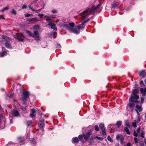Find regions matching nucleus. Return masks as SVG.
<instances>
[{
    "instance_id": "nucleus-49",
    "label": "nucleus",
    "mask_w": 146,
    "mask_h": 146,
    "mask_svg": "<svg viewBox=\"0 0 146 146\" xmlns=\"http://www.w3.org/2000/svg\"><path fill=\"white\" fill-rule=\"evenodd\" d=\"M52 12L54 13H57V11L56 10H53L52 11Z\"/></svg>"
},
{
    "instance_id": "nucleus-24",
    "label": "nucleus",
    "mask_w": 146,
    "mask_h": 146,
    "mask_svg": "<svg viewBox=\"0 0 146 146\" xmlns=\"http://www.w3.org/2000/svg\"><path fill=\"white\" fill-rule=\"evenodd\" d=\"M101 133L103 135H106V129L105 128H103L101 131Z\"/></svg>"
},
{
    "instance_id": "nucleus-63",
    "label": "nucleus",
    "mask_w": 146,
    "mask_h": 146,
    "mask_svg": "<svg viewBox=\"0 0 146 146\" xmlns=\"http://www.w3.org/2000/svg\"><path fill=\"white\" fill-rule=\"evenodd\" d=\"M140 145L141 146H144V145L143 143L140 144Z\"/></svg>"
},
{
    "instance_id": "nucleus-12",
    "label": "nucleus",
    "mask_w": 146,
    "mask_h": 146,
    "mask_svg": "<svg viewBox=\"0 0 146 146\" xmlns=\"http://www.w3.org/2000/svg\"><path fill=\"white\" fill-rule=\"evenodd\" d=\"M140 92L143 94V95H145L146 94V88H141L140 90Z\"/></svg>"
},
{
    "instance_id": "nucleus-21",
    "label": "nucleus",
    "mask_w": 146,
    "mask_h": 146,
    "mask_svg": "<svg viewBox=\"0 0 146 146\" xmlns=\"http://www.w3.org/2000/svg\"><path fill=\"white\" fill-rule=\"evenodd\" d=\"M136 107L137 109L139 110V112H141L142 110V109L141 108V106H139L137 105H136Z\"/></svg>"
},
{
    "instance_id": "nucleus-58",
    "label": "nucleus",
    "mask_w": 146,
    "mask_h": 146,
    "mask_svg": "<svg viewBox=\"0 0 146 146\" xmlns=\"http://www.w3.org/2000/svg\"><path fill=\"white\" fill-rule=\"evenodd\" d=\"M2 50L3 51V52H5V51L6 50V49L5 48L3 47L2 48Z\"/></svg>"
},
{
    "instance_id": "nucleus-19",
    "label": "nucleus",
    "mask_w": 146,
    "mask_h": 146,
    "mask_svg": "<svg viewBox=\"0 0 146 146\" xmlns=\"http://www.w3.org/2000/svg\"><path fill=\"white\" fill-rule=\"evenodd\" d=\"M117 6V4L116 2H113L111 5V7L113 8L116 7Z\"/></svg>"
},
{
    "instance_id": "nucleus-46",
    "label": "nucleus",
    "mask_w": 146,
    "mask_h": 146,
    "mask_svg": "<svg viewBox=\"0 0 146 146\" xmlns=\"http://www.w3.org/2000/svg\"><path fill=\"white\" fill-rule=\"evenodd\" d=\"M140 121V120L139 117H138V118L135 121L137 123L139 122Z\"/></svg>"
},
{
    "instance_id": "nucleus-7",
    "label": "nucleus",
    "mask_w": 146,
    "mask_h": 146,
    "mask_svg": "<svg viewBox=\"0 0 146 146\" xmlns=\"http://www.w3.org/2000/svg\"><path fill=\"white\" fill-rule=\"evenodd\" d=\"M92 133V132L91 130L88 131L86 134L83 135V137L84 139L86 140H87L89 139L90 138V137Z\"/></svg>"
},
{
    "instance_id": "nucleus-64",
    "label": "nucleus",
    "mask_w": 146,
    "mask_h": 146,
    "mask_svg": "<svg viewBox=\"0 0 146 146\" xmlns=\"http://www.w3.org/2000/svg\"><path fill=\"white\" fill-rule=\"evenodd\" d=\"M144 143H145V145H146V139H145Z\"/></svg>"
},
{
    "instance_id": "nucleus-33",
    "label": "nucleus",
    "mask_w": 146,
    "mask_h": 146,
    "mask_svg": "<svg viewBox=\"0 0 146 146\" xmlns=\"http://www.w3.org/2000/svg\"><path fill=\"white\" fill-rule=\"evenodd\" d=\"M137 123L136 122H135V121H134V122H133L132 123L133 126L135 128L137 126Z\"/></svg>"
},
{
    "instance_id": "nucleus-43",
    "label": "nucleus",
    "mask_w": 146,
    "mask_h": 146,
    "mask_svg": "<svg viewBox=\"0 0 146 146\" xmlns=\"http://www.w3.org/2000/svg\"><path fill=\"white\" fill-rule=\"evenodd\" d=\"M30 116L31 117H35L36 116V115L35 113H32L30 114Z\"/></svg>"
},
{
    "instance_id": "nucleus-45",
    "label": "nucleus",
    "mask_w": 146,
    "mask_h": 146,
    "mask_svg": "<svg viewBox=\"0 0 146 146\" xmlns=\"http://www.w3.org/2000/svg\"><path fill=\"white\" fill-rule=\"evenodd\" d=\"M134 139L135 143H138V139L137 138V137H134Z\"/></svg>"
},
{
    "instance_id": "nucleus-36",
    "label": "nucleus",
    "mask_w": 146,
    "mask_h": 146,
    "mask_svg": "<svg viewBox=\"0 0 146 146\" xmlns=\"http://www.w3.org/2000/svg\"><path fill=\"white\" fill-rule=\"evenodd\" d=\"M8 9L9 7H5L3 8L1 11L2 12H3L5 11L6 10H8Z\"/></svg>"
},
{
    "instance_id": "nucleus-20",
    "label": "nucleus",
    "mask_w": 146,
    "mask_h": 146,
    "mask_svg": "<svg viewBox=\"0 0 146 146\" xmlns=\"http://www.w3.org/2000/svg\"><path fill=\"white\" fill-rule=\"evenodd\" d=\"M123 137V136L122 135H121L120 134H118L117 135L116 137V139L117 140H118L119 139H120L121 137Z\"/></svg>"
},
{
    "instance_id": "nucleus-6",
    "label": "nucleus",
    "mask_w": 146,
    "mask_h": 146,
    "mask_svg": "<svg viewBox=\"0 0 146 146\" xmlns=\"http://www.w3.org/2000/svg\"><path fill=\"white\" fill-rule=\"evenodd\" d=\"M16 38L19 41L23 42V40L22 38H25V36L22 33H18L16 35Z\"/></svg>"
},
{
    "instance_id": "nucleus-2",
    "label": "nucleus",
    "mask_w": 146,
    "mask_h": 146,
    "mask_svg": "<svg viewBox=\"0 0 146 146\" xmlns=\"http://www.w3.org/2000/svg\"><path fill=\"white\" fill-rule=\"evenodd\" d=\"M139 98L138 95L132 96L129 99L130 102L127 104V106L131 109V111H132L134 109L135 107V103L138 104L139 102L137 100Z\"/></svg>"
},
{
    "instance_id": "nucleus-29",
    "label": "nucleus",
    "mask_w": 146,
    "mask_h": 146,
    "mask_svg": "<svg viewBox=\"0 0 146 146\" xmlns=\"http://www.w3.org/2000/svg\"><path fill=\"white\" fill-rule=\"evenodd\" d=\"M40 27L39 25H34L33 27V28L35 30L38 29Z\"/></svg>"
},
{
    "instance_id": "nucleus-44",
    "label": "nucleus",
    "mask_w": 146,
    "mask_h": 146,
    "mask_svg": "<svg viewBox=\"0 0 146 146\" xmlns=\"http://www.w3.org/2000/svg\"><path fill=\"white\" fill-rule=\"evenodd\" d=\"M38 15L40 18H41L43 17L44 15L42 14H38Z\"/></svg>"
},
{
    "instance_id": "nucleus-28",
    "label": "nucleus",
    "mask_w": 146,
    "mask_h": 146,
    "mask_svg": "<svg viewBox=\"0 0 146 146\" xmlns=\"http://www.w3.org/2000/svg\"><path fill=\"white\" fill-rule=\"evenodd\" d=\"M125 125L128 127H130V124L128 121H126L125 122Z\"/></svg>"
},
{
    "instance_id": "nucleus-27",
    "label": "nucleus",
    "mask_w": 146,
    "mask_h": 146,
    "mask_svg": "<svg viewBox=\"0 0 146 146\" xmlns=\"http://www.w3.org/2000/svg\"><path fill=\"white\" fill-rule=\"evenodd\" d=\"M89 142L90 143V144H89V145H90L92 144L93 143H94V140L93 138H91L89 139Z\"/></svg>"
},
{
    "instance_id": "nucleus-53",
    "label": "nucleus",
    "mask_w": 146,
    "mask_h": 146,
    "mask_svg": "<svg viewBox=\"0 0 146 146\" xmlns=\"http://www.w3.org/2000/svg\"><path fill=\"white\" fill-rule=\"evenodd\" d=\"M40 123H41V122H44V119L42 118H40Z\"/></svg>"
},
{
    "instance_id": "nucleus-10",
    "label": "nucleus",
    "mask_w": 146,
    "mask_h": 146,
    "mask_svg": "<svg viewBox=\"0 0 146 146\" xmlns=\"http://www.w3.org/2000/svg\"><path fill=\"white\" fill-rule=\"evenodd\" d=\"M72 141L73 143H77L79 141L77 137H74L72 139Z\"/></svg>"
},
{
    "instance_id": "nucleus-9",
    "label": "nucleus",
    "mask_w": 146,
    "mask_h": 146,
    "mask_svg": "<svg viewBox=\"0 0 146 146\" xmlns=\"http://www.w3.org/2000/svg\"><path fill=\"white\" fill-rule=\"evenodd\" d=\"M48 25L50 26L51 28L54 30H57V29L56 26V24L54 23H49Z\"/></svg>"
},
{
    "instance_id": "nucleus-13",
    "label": "nucleus",
    "mask_w": 146,
    "mask_h": 146,
    "mask_svg": "<svg viewBox=\"0 0 146 146\" xmlns=\"http://www.w3.org/2000/svg\"><path fill=\"white\" fill-rule=\"evenodd\" d=\"M2 37L4 39H5L7 41H10V38L9 37H8L5 35L2 36Z\"/></svg>"
},
{
    "instance_id": "nucleus-30",
    "label": "nucleus",
    "mask_w": 146,
    "mask_h": 146,
    "mask_svg": "<svg viewBox=\"0 0 146 146\" xmlns=\"http://www.w3.org/2000/svg\"><path fill=\"white\" fill-rule=\"evenodd\" d=\"M46 20L47 21L49 22V23H53L52 22V20L50 18H47L46 19Z\"/></svg>"
},
{
    "instance_id": "nucleus-26",
    "label": "nucleus",
    "mask_w": 146,
    "mask_h": 146,
    "mask_svg": "<svg viewBox=\"0 0 146 146\" xmlns=\"http://www.w3.org/2000/svg\"><path fill=\"white\" fill-rule=\"evenodd\" d=\"M18 141L19 143H20L24 141V140L21 137H19L18 139Z\"/></svg>"
},
{
    "instance_id": "nucleus-4",
    "label": "nucleus",
    "mask_w": 146,
    "mask_h": 146,
    "mask_svg": "<svg viewBox=\"0 0 146 146\" xmlns=\"http://www.w3.org/2000/svg\"><path fill=\"white\" fill-rule=\"evenodd\" d=\"M25 31L26 32L29 34V36L35 38V39L36 40L38 41L40 40V38L39 35L38 31H35L34 32V33L33 34L29 31L26 30Z\"/></svg>"
},
{
    "instance_id": "nucleus-47",
    "label": "nucleus",
    "mask_w": 146,
    "mask_h": 146,
    "mask_svg": "<svg viewBox=\"0 0 146 146\" xmlns=\"http://www.w3.org/2000/svg\"><path fill=\"white\" fill-rule=\"evenodd\" d=\"M31 15L33 16V15L32 14H25V16L26 17H29Z\"/></svg>"
},
{
    "instance_id": "nucleus-42",
    "label": "nucleus",
    "mask_w": 146,
    "mask_h": 146,
    "mask_svg": "<svg viewBox=\"0 0 146 146\" xmlns=\"http://www.w3.org/2000/svg\"><path fill=\"white\" fill-rule=\"evenodd\" d=\"M95 130L96 131H99V129L98 127V125H95Z\"/></svg>"
},
{
    "instance_id": "nucleus-14",
    "label": "nucleus",
    "mask_w": 146,
    "mask_h": 146,
    "mask_svg": "<svg viewBox=\"0 0 146 146\" xmlns=\"http://www.w3.org/2000/svg\"><path fill=\"white\" fill-rule=\"evenodd\" d=\"M124 130L125 132L128 135H130L131 133L129 129L126 127H125L124 128Z\"/></svg>"
},
{
    "instance_id": "nucleus-22",
    "label": "nucleus",
    "mask_w": 146,
    "mask_h": 146,
    "mask_svg": "<svg viewBox=\"0 0 146 146\" xmlns=\"http://www.w3.org/2000/svg\"><path fill=\"white\" fill-rule=\"evenodd\" d=\"M37 19L36 17L33 18H32L29 19H27V21L29 22H31L33 21H36Z\"/></svg>"
},
{
    "instance_id": "nucleus-3",
    "label": "nucleus",
    "mask_w": 146,
    "mask_h": 146,
    "mask_svg": "<svg viewBox=\"0 0 146 146\" xmlns=\"http://www.w3.org/2000/svg\"><path fill=\"white\" fill-rule=\"evenodd\" d=\"M74 23H70L69 25H66L65 26L70 32H72L76 34H78L80 33V31L77 28H74Z\"/></svg>"
},
{
    "instance_id": "nucleus-25",
    "label": "nucleus",
    "mask_w": 146,
    "mask_h": 146,
    "mask_svg": "<svg viewBox=\"0 0 146 146\" xmlns=\"http://www.w3.org/2000/svg\"><path fill=\"white\" fill-rule=\"evenodd\" d=\"M124 138L123 137H121L120 139V142L121 145H123L124 143Z\"/></svg>"
},
{
    "instance_id": "nucleus-62",
    "label": "nucleus",
    "mask_w": 146,
    "mask_h": 146,
    "mask_svg": "<svg viewBox=\"0 0 146 146\" xmlns=\"http://www.w3.org/2000/svg\"><path fill=\"white\" fill-rule=\"evenodd\" d=\"M21 109H22L23 110H24L25 109V108L23 107H21Z\"/></svg>"
},
{
    "instance_id": "nucleus-50",
    "label": "nucleus",
    "mask_w": 146,
    "mask_h": 146,
    "mask_svg": "<svg viewBox=\"0 0 146 146\" xmlns=\"http://www.w3.org/2000/svg\"><path fill=\"white\" fill-rule=\"evenodd\" d=\"M8 97H9V98H12L13 97V95L11 94H9L8 95Z\"/></svg>"
},
{
    "instance_id": "nucleus-17",
    "label": "nucleus",
    "mask_w": 146,
    "mask_h": 146,
    "mask_svg": "<svg viewBox=\"0 0 146 146\" xmlns=\"http://www.w3.org/2000/svg\"><path fill=\"white\" fill-rule=\"evenodd\" d=\"M39 128L41 129H42V127L44 125V123L42 122L41 123L39 122L38 123Z\"/></svg>"
},
{
    "instance_id": "nucleus-60",
    "label": "nucleus",
    "mask_w": 146,
    "mask_h": 146,
    "mask_svg": "<svg viewBox=\"0 0 146 146\" xmlns=\"http://www.w3.org/2000/svg\"><path fill=\"white\" fill-rule=\"evenodd\" d=\"M140 83L141 84H142L143 85H144V83H143V81L142 80H141L140 82Z\"/></svg>"
},
{
    "instance_id": "nucleus-56",
    "label": "nucleus",
    "mask_w": 146,
    "mask_h": 146,
    "mask_svg": "<svg viewBox=\"0 0 146 146\" xmlns=\"http://www.w3.org/2000/svg\"><path fill=\"white\" fill-rule=\"evenodd\" d=\"M144 101V99L143 98H141V104L143 103Z\"/></svg>"
},
{
    "instance_id": "nucleus-51",
    "label": "nucleus",
    "mask_w": 146,
    "mask_h": 146,
    "mask_svg": "<svg viewBox=\"0 0 146 146\" xmlns=\"http://www.w3.org/2000/svg\"><path fill=\"white\" fill-rule=\"evenodd\" d=\"M27 5H24L23 6L22 9H26L27 8Z\"/></svg>"
},
{
    "instance_id": "nucleus-55",
    "label": "nucleus",
    "mask_w": 146,
    "mask_h": 146,
    "mask_svg": "<svg viewBox=\"0 0 146 146\" xmlns=\"http://www.w3.org/2000/svg\"><path fill=\"white\" fill-rule=\"evenodd\" d=\"M31 111L32 113H35L36 112L35 110L34 109H32Z\"/></svg>"
},
{
    "instance_id": "nucleus-31",
    "label": "nucleus",
    "mask_w": 146,
    "mask_h": 146,
    "mask_svg": "<svg viewBox=\"0 0 146 146\" xmlns=\"http://www.w3.org/2000/svg\"><path fill=\"white\" fill-rule=\"evenodd\" d=\"M32 121H29L27 123V125L28 126H30L31 125Z\"/></svg>"
},
{
    "instance_id": "nucleus-41",
    "label": "nucleus",
    "mask_w": 146,
    "mask_h": 146,
    "mask_svg": "<svg viewBox=\"0 0 146 146\" xmlns=\"http://www.w3.org/2000/svg\"><path fill=\"white\" fill-rule=\"evenodd\" d=\"M11 13L13 15H16V12L15 10L13 9H12V11H11Z\"/></svg>"
},
{
    "instance_id": "nucleus-40",
    "label": "nucleus",
    "mask_w": 146,
    "mask_h": 146,
    "mask_svg": "<svg viewBox=\"0 0 146 146\" xmlns=\"http://www.w3.org/2000/svg\"><path fill=\"white\" fill-rule=\"evenodd\" d=\"M145 133L143 131H142V132L140 135V136L142 138L144 137Z\"/></svg>"
},
{
    "instance_id": "nucleus-57",
    "label": "nucleus",
    "mask_w": 146,
    "mask_h": 146,
    "mask_svg": "<svg viewBox=\"0 0 146 146\" xmlns=\"http://www.w3.org/2000/svg\"><path fill=\"white\" fill-rule=\"evenodd\" d=\"M89 20V19H88V20H84L83 21L84 23H86Z\"/></svg>"
},
{
    "instance_id": "nucleus-23",
    "label": "nucleus",
    "mask_w": 146,
    "mask_h": 146,
    "mask_svg": "<svg viewBox=\"0 0 146 146\" xmlns=\"http://www.w3.org/2000/svg\"><path fill=\"white\" fill-rule=\"evenodd\" d=\"M84 28V27L82 26V25H79L77 27L78 29L80 31V29H82Z\"/></svg>"
},
{
    "instance_id": "nucleus-54",
    "label": "nucleus",
    "mask_w": 146,
    "mask_h": 146,
    "mask_svg": "<svg viewBox=\"0 0 146 146\" xmlns=\"http://www.w3.org/2000/svg\"><path fill=\"white\" fill-rule=\"evenodd\" d=\"M57 48H61V46L59 44H58L57 45Z\"/></svg>"
},
{
    "instance_id": "nucleus-59",
    "label": "nucleus",
    "mask_w": 146,
    "mask_h": 146,
    "mask_svg": "<svg viewBox=\"0 0 146 146\" xmlns=\"http://www.w3.org/2000/svg\"><path fill=\"white\" fill-rule=\"evenodd\" d=\"M0 19H4L5 18L3 16L1 15H0Z\"/></svg>"
},
{
    "instance_id": "nucleus-15",
    "label": "nucleus",
    "mask_w": 146,
    "mask_h": 146,
    "mask_svg": "<svg viewBox=\"0 0 146 146\" xmlns=\"http://www.w3.org/2000/svg\"><path fill=\"white\" fill-rule=\"evenodd\" d=\"M5 46L7 48H9L10 49H12L11 44L8 43H6L5 44Z\"/></svg>"
},
{
    "instance_id": "nucleus-61",
    "label": "nucleus",
    "mask_w": 146,
    "mask_h": 146,
    "mask_svg": "<svg viewBox=\"0 0 146 146\" xmlns=\"http://www.w3.org/2000/svg\"><path fill=\"white\" fill-rule=\"evenodd\" d=\"M127 146H131V144L130 143H128L127 144Z\"/></svg>"
},
{
    "instance_id": "nucleus-39",
    "label": "nucleus",
    "mask_w": 146,
    "mask_h": 146,
    "mask_svg": "<svg viewBox=\"0 0 146 146\" xmlns=\"http://www.w3.org/2000/svg\"><path fill=\"white\" fill-rule=\"evenodd\" d=\"M145 71L143 70L141 71L139 73V76H141L143 75L145 73Z\"/></svg>"
},
{
    "instance_id": "nucleus-11",
    "label": "nucleus",
    "mask_w": 146,
    "mask_h": 146,
    "mask_svg": "<svg viewBox=\"0 0 146 146\" xmlns=\"http://www.w3.org/2000/svg\"><path fill=\"white\" fill-rule=\"evenodd\" d=\"M29 7L31 9V10L32 11H35V12L36 13H38L39 12H40V11H41V9H38V10H35L34 9L33 7H31V5H30L29 6Z\"/></svg>"
},
{
    "instance_id": "nucleus-16",
    "label": "nucleus",
    "mask_w": 146,
    "mask_h": 146,
    "mask_svg": "<svg viewBox=\"0 0 146 146\" xmlns=\"http://www.w3.org/2000/svg\"><path fill=\"white\" fill-rule=\"evenodd\" d=\"M122 124V122L121 121H117L116 123V126L118 128Z\"/></svg>"
},
{
    "instance_id": "nucleus-1",
    "label": "nucleus",
    "mask_w": 146,
    "mask_h": 146,
    "mask_svg": "<svg viewBox=\"0 0 146 146\" xmlns=\"http://www.w3.org/2000/svg\"><path fill=\"white\" fill-rule=\"evenodd\" d=\"M101 4H99L96 6L94 5H93L90 9L88 7L85 10L83 11L81 14V15L83 17V19L85 18V16H88L89 15L93 14L96 11V10L100 6Z\"/></svg>"
},
{
    "instance_id": "nucleus-52",
    "label": "nucleus",
    "mask_w": 146,
    "mask_h": 146,
    "mask_svg": "<svg viewBox=\"0 0 146 146\" xmlns=\"http://www.w3.org/2000/svg\"><path fill=\"white\" fill-rule=\"evenodd\" d=\"M141 128L140 127H139L137 129V132L138 133H139L140 130Z\"/></svg>"
},
{
    "instance_id": "nucleus-8",
    "label": "nucleus",
    "mask_w": 146,
    "mask_h": 146,
    "mask_svg": "<svg viewBox=\"0 0 146 146\" xmlns=\"http://www.w3.org/2000/svg\"><path fill=\"white\" fill-rule=\"evenodd\" d=\"M12 115L15 116H19L20 114L18 110H14L12 112Z\"/></svg>"
},
{
    "instance_id": "nucleus-32",
    "label": "nucleus",
    "mask_w": 146,
    "mask_h": 146,
    "mask_svg": "<svg viewBox=\"0 0 146 146\" xmlns=\"http://www.w3.org/2000/svg\"><path fill=\"white\" fill-rule=\"evenodd\" d=\"M104 127V124L101 123L99 125V127L100 129H103Z\"/></svg>"
},
{
    "instance_id": "nucleus-34",
    "label": "nucleus",
    "mask_w": 146,
    "mask_h": 146,
    "mask_svg": "<svg viewBox=\"0 0 146 146\" xmlns=\"http://www.w3.org/2000/svg\"><path fill=\"white\" fill-rule=\"evenodd\" d=\"M107 139L110 141L111 142H113V140L111 139L109 135H108V136Z\"/></svg>"
},
{
    "instance_id": "nucleus-18",
    "label": "nucleus",
    "mask_w": 146,
    "mask_h": 146,
    "mask_svg": "<svg viewBox=\"0 0 146 146\" xmlns=\"http://www.w3.org/2000/svg\"><path fill=\"white\" fill-rule=\"evenodd\" d=\"M138 90L137 89H135L133 91V95L132 96H135V95H137L136 94H137L138 93Z\"/></svg>"
},
{
    "instance_id": "nucleus-35",
    "label": "nucleus",
    "mask_w": 146,
    "mask_h": 146,
    "mask_svg": "<svg viewBox=\"0 0 146 146\" xmlns=\"http://www.w3.org/2000/svg\"><path fill=\"white\" fill-rule=\"evenodd\" d=\"M138 133L137 132L135 131H133V135L134 136L136 137L138 136Z\"/></svg>"
},
{
    "instance_id": "nucleus-5",
    "label": "nucleus",
    "mask_w": 146,
    "mask_h": 146,
    "mask_svg": "<svg viewBox=\"0 0 146 146\" xmlns=\"http://www.w3.org/2000/svg\"><path fill=\"white\" fill-rule=\"evenodd\" d=\"M23 96L22 98L23 102H25L23 103V104L26 105L25 102L27 101V99L29 97V92L28 91H23Z\"/></svg>"
},
{
    "instance_id": "nucleus-48",
    "label": "nucleus",
    "mask_w": 146,
    "mask_h": 146,
    "mask_svg": "<svg viewBox=\"0 0 146 146\" xmlns=\"http://www.w3.org/2000/svg\"><path fill=\"white\" fill-rule=\"evenodd\" d=\"M6 52H3L1 53V57L4 56Z\"/></svg>"
},
{
    "instance_id": "nucleus-37",
    "label": "nucleus",
    "mask_w": 146,
    "mask_h": 146,
    "mask_svg": "<svg viewBox=\"0 0 146 146\" xmlns=\"http://www.w3.org/2000/svg\"><path fill=\"white\" fill-rule=\"evenodd\" d=\"M83 135H80L78 136V138L81 141L83 138Z\"/></svg>"
},
{
    "instance_id": "nucleus-38",
    "label": "nucleus",
    "mask_w": 146,
    "mask_h": 146,
    "mask_svg": "<svg viewBox=\"0 0 146 146\" xmlns=\"http://www.w3.org/2000/svg\"><path fill=\"white\" fill-rule=\"evenodd\" d=\"M96 138L98 139V140L100 141H102L104 139V138L102 137H100L98 136H96L95 137Z\"/></svg>"
}]
</instances>
